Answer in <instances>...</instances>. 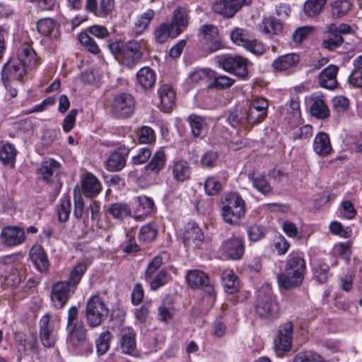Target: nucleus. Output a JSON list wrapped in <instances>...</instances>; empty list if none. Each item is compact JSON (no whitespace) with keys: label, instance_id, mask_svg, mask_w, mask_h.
Instances as JSON below:
<instances>
[{"label":"nucleus","instance_id":"obj_1","mask_svg":"<svg viewBox=\"0 0 362 362\" xmlns=\"http://www.w3.org/2000/svg\"><path fill=\"white\" fill-rule=\"evenodd\" d=\"M37 64L35 52L28 43L22 44L16 57H12L4 66L1 79L5 88L9 86V82L18 81L27 73V67H34Z\"/></svg>","mask_w":362,"mask_h":362},{"label":"nucleus","instance_id":"obj_2","mask_svg":"<svg viewBox=\"0 0 362 362\" xmlns=\"http://www.w3.org/2000/svg\"><path fill=\"white\" fill-rule=\"evenodd\" d=\"M66 344L69 349L79 353L92 352L87 340L86 329L78 317V309L71 307L68 311Z\"/></svg>","mask_w":362,"mask_h":362},{"label":"nucleus","instance_id":"obj_3","mask_svg":"<svg viewBox=\"0 0 362 362\" xmlns=\"http://www.w3.org/2000/svg\"><path fill=\"white\" fill-rule=\"evenodd\" d=\"M109 49L122 65L132 69L142 58L141 45L138 41H115L109 44Z\"/></svg>","mask_w":362,"mask_h":362},{"label":"nucleus","instance_id":"obj_4","mask_svg":"<svg viewBox=\"0 0 362 362\" xmlns=\"http://www.w3.org/2000/svg\"><path fill=\"white\" fill-rule=\"evenodd\" d=\"M222 217L230 225H237L245 214V202L235 192L226 194L221 202Z\"/></svg>","mask_w":362,"mask_h":362},{"label":"nucleus","instance_id":"obj_5","mask_svg":"<svg viewBox=\"0 0 362 362\" xmlns=\"http://www.w3.org/2000/svg\"><path fill=\"white\" fill-rule=\"evenodd\" d=\"M109 310L102 298L95 295L90 297L86 307V319L90 327L99 326L107 317Z\"/></svg>","mask_w":362,"mask_h":362},{"label":"nucleus","instance_id":"obj_6","mask_svg":"<svg viewBox=\"0 0 362 362\" xmlns=\"http://www.w3.org/2000/svg\"><path fill=\"white\" fill-rule=\"evenodd\" d=\"M135 107L133 96L125 92L114 95L110 104V112L116 119H126L131 117Z\"/></svg>","mask_w":362,"mask_h":362},{"label":"nucleus","instance_id":"obj_7","mask_svg":"<svg viewBox=\"0 0 362 362\" xmlns=\"http://www.w3.org/2000/svg\"><path fill=\"white\" fill-rule=\"evenodd\" d=\"M255 311L263 318H274L277 315L279 305L269 287H262L258 291Z\"/></svg>","mask_w":362,"mask_h":362},{"label":"nucleus","instance_id":"obj_8","mask_svg":"<svg viewBox=\"0 0 362 362\" xmlns=\"http://www.w3.org/2000/svg\"><path fill=\"white\" fill-rule=\"evenodd\" d=\"M220 66L226 71L235 72L241 78L247 75V59L238 56L222 55L216 58Z\"/></svg>","mask_w":362,"mask_h":362},{"label":"nucleus","instance_id":"obj_9","mask_svg":"<svg viewBox=\"0 0 362 362\" xmlns=\"http://www.w3.org/2000/svg\"><path fill=\"white\" fill-rule=\"evenodd\" d=\"M58 323L52 320L49 314L43 315L40 320V338L46 348L53 347L57 339Z\"/></svg>","mask_w":362,"mask_h":362},{"label":"nucleus","instance_id":"obj_10","mask_svg":"<svg viewBox=\"0 0 362 362\" xmlns=\"http://www.w3.org/2000/svg\"><path fill=\"white\" fill-rule=\"evenodd\" d=\"M244 252L243 240L237 237H232L224 240L219 248L220 255L226 259H240L243 256Z\"/></svg>","mask_w":362,"mask_h":362},{"label":"nucleus","instance_id":"obj_11","mask_svg":"<svg viewBox=\"0 0 362 362\" xmlns=\"http://www.w3.org/2000/svg\"><path fill=\"white\" fill-rule=\"evenodd\" d=\"M182 240L187 250H196L202 244L204 234L197 223H188L185 227Z\"/></svg>","mask_w":362,"mask_h":362},{"label":"nucleus","instance_id":"obj_12","mask_svg":"<svg viewBox=\"0 0 362 362\" xmlns=\"http://www.w3.org/2000/svg\"><path fill=\"white\" fill-rule=\"evenodd\" d=\"M0 239L1 243L7 247L21 245L25 240V230L18 226H5L1 230Z\"/></svg>","mask_w":362,"mask_h":362},{"label":"nucleus","instance_id":"obj_13","mask_svg":"<svg viewBox=\"0 0 362 362\" xmlns=\"http://www.w3.org/2000/svg\"><path fill=\"white\" fill-rule=\"evenodd\" d=\"M74 288L66 281H58L54 284L52 288L50 298L56 308H62L66 303L69 293Z\"/></svg>","mask_w":362,"mask_h":362},{"label":"nucleus","instance_id":"obj_14","mask_svg":"<svg viewBox=\"0 0 362 362\" xmlns=\"http://www.w3.org/2000/svg\"><path fill=\"white\" fill-rule=\"evenodd\" d=\"M251 0H218L213 6L214 11L226 18L233 17L244 4Z\"/></svg>","mask_w":362,"mask_h":362},{"label":"nucleus","instance_id":"obj_15","mask_svg":"<svg viewBox=\"0 0 362 362\" xmlns=\"http://www.w3.org/2000/svg\"><path fill=\"white\" fill-rule=\"evenodd\" d=\"M293 325L291 321H287L279 327L278 334L274 343L276 349L286 351L289 350L293 339Z\"/></svg>","mask_w":362,"mask_h":362},{"label":"nucleus","instance_id":"obj_16","mask_svg":"<svg viewBox=\"0 0 362 362\" xmlns=\"http://www.w3.org/2000/svg\"><path fill=\"white\" fill-rule=\"evenodd\" d=\"M136 334L129 327H123L119 333V348L125 354H132L136 349Z\"/></svg>","mask_w":362,"mask_h":362},{"label":"nucleus","instance_id":"obj_17","mask_svg":"<svg viewBox=\"0 0 362 362\" xmlns=\"http://www.w3.org/2000/svg\"><path fill=\"white\" fill-rule=\"evenodd\" d=\"M29 257L36 269L41 272H47L49 263L43 248L38 245H33L29 252Z\"/></svg>","mask_w":362,"mask_h":362},{"label":"nucleus","instance_id":"obj_18","mask_svg":"<svg viewBox=\"0 0 362 362\" xmlns=\"http://www.w3.org/2000/svg\"><path fill=\"white\" fill-rule=\"evenodd\" d=\"M313 149L321 157L329 156L332 151V147L329 135L325 132H319L315 137Z\"/></svg>","mask_w":362,"mask_h":362},{"label":"nucleus","instance_id":"obj_19","mask_svg":"<svg viewBox=\"0 0 362 362\" xmlns=\"http://www.w3.org/2000/svg\"><path fill=\"white\" fill-rule=\"evenodd\" d=\"M128 153V149H121L112 152L106 163L107 170L110 172L122 170L126 165V157Z\"/></svg>","mask_w":362,"mask_h":362},{"label":"nucleus","instance_id":"obj_20","mask_svg":"<svg viewBox=\"0 0 362 362\" xmlns=\"http://www.w3.org/2000/svg\"><path fill=\"white\" fill-rule=\"evenodd\" d=\"M37 29L41 35L49 38H57L59 35V25L51 18L39 20L37 23Z\"/></svg>","mask_w":362,"mask_h":362},{"label":"nucleus","instance_id":"obj_21","mask_svg":"<svg viewBox=\"0 0 362 362\" xmlns=\"http://www.w3.org/2000/svg\"><path fill=\"white\" fill-rule=\"evenodd\" d=\"M338 67L335 65H329L322 71L319 76L320 84L327 89H334L337 86V74Z\"/></svg>","mask_w":362,"mask_h":362},{"label":"nucleus","instance_id":"obj_22","mask_svg":"<svg viewBox=\"0 0 362 362\" xmlns=\"http://www.w3.org/2000/svg\"><path fill=\"white\" fill-rule=\"evenodd\" d=\"M299 60V56L295 53L284 54L273 62L272 67L276 71H285L296 66Z\"/></svg>","mask_w":362,"mask_h":362},{"label":"nucleus","instance_id":"obj_23","mask_svg":"<svg viewBox=\"0 0 362 362\" xmlns=\"http://www.w3.org/2000/svg\"><path fill=\"white\" fill-rule=\"evenodd\" d=\"M101 190V185L98 178L91 173H87L82 182V194L89 198L94 197Z\"/></svg>","mask_w":362,"mask_h":362},{"label":"nucleus","instance_id":"obj_24","mask_svg":"<svg viewBox=\"0 0 362 362\" xmlns=\"http://www.w3.org/2000/svg\"><path fill=\"white\" fill-rule=\"evenodd\" d=\"M172 175L177 182H185L190 178L191 168L189 164L184 160H177L172 167Z\"/></svg>","mask_w":362,"mask_h":362},{"label":"nucleus","instance_id":"obj_25","mask_svg":"<svg viewBox=\"0 0 362 362\" xmlns=\"http://www.w3.org/2000/svg\"><path fill=\"white\" fill-rule=\"evenodd\" d=\"M186 279L188 285L192 288L208 287L209 286V277L201 270L192 269L189 271Z\"/></svg>","mask_w":362,"mask_h":362},{"label":"nucleus","instance_id":"obj_26","mask_svg":"<svg viewBox=\"0 0 362 362\" xmlns=\"http://www.w3.org/2000/svg\"><path fill=\"white\" fill-rule=\"evenodd\" d=\"M158 93L162 110L167 112L171 110L175 100V94L172 87L168 84L163 85L158 89Z\"/></svg>","mask_w":362,"mask_h":362},{"label":"nucleus","instance_id":"obj_27","mask_svg":"<svg viewBox=\"0 0 362 362\" xmlns=\"http://www.w3.org/2000/svg\"><path fill=\"white\" fill-rule=\"evenodd\" d=\"M285 270L303 281L305 271L304 259L298 256L290 257L286 262Z\"/></svg>","mask_w":362,"mask_h":362},{"label":"nucleus","instance_id":"obj_28","mask_svg":"<svg viewBox=\"0 0 362 362\" xmlns=\"http://www.w3.org/2000/svg\"><path fill=\"white\" fill-rule=\"evenodd\" d=\"M61 165L59 162L52 158H49L42 162V165L38 169V173L43 180L50 182L52 175L58 174Z\"/></svg>","mask_w":362,"mask_h":362},{"label":"nucleus","instance_id":"obj_29","mask_svg":"<svg viewBox=\"0 0 362 362\" xmlns=\"http://www.w3.org/2000/svg\"><path fill=\"white\" fill-rule=\"evenodd\" d=\"M248 178L252 186L263 195H268L272 192V187L268 182L264 175L255 174L254 172L248 174Z\"/></svg>","mask_w":362,"mask_h":362},{"label":"nucleus","instance_id":"obj_30","mask_svg":"<svg viewBox=\"0 0 362 362\" xmlns=\"http://www.w3.org/2000/svg\"><path fill=\"white\" fill-rule=\"evenodd\" d=\"M136 80L142 88L149 89L155 84L156 75L152 69L144 66L137 72Z\"/></svg>","mask_w":362,"mask_h":362},{"label":"nucleus","instance_id":"obj_31","mask_svg":"<svg viewBox=\"0 0 362 362\" xmlns=\"http://www.w3.org/2000/svg\"><path fill=\"white\" fill-rule=\"evenodd\" d=\"M178 35L170 23H161L154 32L155 39L158 43H164L169 37H175Z\"/></svg>","mask_w":362,"mask_h":362},{"label":"nucleus","instance_id":"obj_32","mask_svg":"<svg viewBox=\"0 0 362 362\" xmlns=\"http://www.w3.org/2000/svg\"><path fill=\"white\" fill-rule=\"evenodd\" d=\"M351 7L349 0H336L330 4V13L334 18H341L350 11Z\"/></svg>","mask_w":362,"mask_h":362},{"label":"nucleus","instance_id":"obj_33","mask_svg":"<svg viewBox=\"0 0 362 362\" xmlns=\"http://www.w3.org/2000/svg\"><path fill=\"white\" fill-rule=\"evenodd\" d=\"M16 155L17 150L11 144H5L0 148V160L5 165L13 168Z\"/></svg>","mask_w":362,"mask_h":362},{"label":"nucleus","instance_id":"obj_34","mask_svg":"<svg viewBox=\"0 0 362 362\" xmlns=\"http://www.w3.org/2000/svg\"><path fill=\"white\" fill-rule=\"evenodd\" d=\"M170 25H173V28L177 33L180 34L187 27L188 24V15L186 10L183 8H177L174 11L173 18Z\"/></svg>","mask_w":362,"mask_h":362},{"label":"nucleus","instance_id":"obj_35","mask_svg":"<svg viewBox=\"0 0 362 362\" xmlns=\"http://www.w3.org/2000/svg\"><path fill=\"white\" fill-rule=\"evenodd\" d=\"M136 204V212L139 216H146L150 214L154 209V202L150 197L141 196L135 199Z\"/></svg>","mask_w":362,"mask_h":362},{"label":"nucleus","instance_id":"obj_36","mask_svg":"<svg viewBox=\"0 0 362 362\" xmlns=\"http://www.w3.org/2000/svg\"><path fill=\"white\" fill-rule=\"evenodd\" d=\"M311 114L317 119H325L329 116L327 105L321 98H315L310 107Z\"/></svg>","mask_w":362,"mask_h":362},{"label":"nucleus","instance_id":"obj_37","mask_svg":"<svg viewBox=\"0 0 362 362\" xmlns=\"http://www.w3.org/2000/svg\"><path fill=\"white\" fill-rule=\"evenodd\" d=\"M166 161L163 151H158L146 165V170L153 174H158L164 167Z\"/></svg>","mask_w":362,"mask_h":362},{"label":"nucleus","instance_id":"obj_38","mask_svg":"<svg viewBox=\"0 0 362 362\" xmlns=\"http://www.w3.org/2000/svg\"><path fill=\"white\" fill-rule=\"evenodd\" d=\"M221 280L225 291L227 293H233L238 290L239 282L232 270H225L221 274Z\"/></svg>","mask_w":362,"mask_h":362},{"label":"nucleus","instance_id":"obj_39","mask_svg":"<svg viewBox=\"0 0 362 362\" xmlns=\"http://www.w3.org/2000/svg\"><path fill=\"white\" fill-rule=\"evenodd\" d=\"M302 281L301 279L293 275V274H288L285 269L284 272L278 276V284L279 286L287 290L300 286Z\"/></svg>","mask_w":362,"mask_h":362},{"label":"nucleus","instance_id":"obj_40","mask_svg":"<svg viewBox=\"0 0 362 362\" xmlns=\"http://www.w3.org/2000/svg\"><path fill=\"white\" fill-rule=\"evenodd\" d=\"M187 121L191 127V132L194 136L199 137L205 131L206 123L204 119L197 115H190Z\"/></svg>","mask_w":362,"mask_h":362},{"label":"nucleus","instance_id":"obj_41","mask_svg":"<svg viewBox=\"0 0 362 362\" xmlns=\"http://www.w3.org/2000/svg\"><path fill=\"white\" fill-rule=\"evenodd\" d=\"M154 16L155 11L153 9H148L144 12L134 23L135 32L138 34L143 33L148 27Z\"/></svg>","mask_w":362,"mask_h":362},{"label":"nucleus","instance_id":"obj_42","mask_svg":"<svg viewBox=\"0 0 362 362\" xmlns=\"http://www.w3.org/2000/svg\"><path fill=\"white\" fill-rule=\"evenodd\" d=\"M327 0H307L303 6L304 13L309 17L317 16Z\"/></svg>","mask_w":362,"mask_h":362},{"label":"nucleus","instance_id":"obj_43","mask_svg":"<svg viewBox=\"0 0 362 362\" xmlns=\"http://www.w3.org/2000/svg\"><path fill=\"white\" fill-rule=\"evenodd\" d=\"M112 334L109 331L101 333L95 341L96 350L99 356L105 354L110 349Z\"/></svg>","mask_w":362,"mask_h":362},{"label":"nucleus","instance_id":"obj_44","mask_svg":"<svg viewBox=\"0 0 362 362\" xmlns=\"http://www.w3.org/2000/svg\"><path fill=\"white\" fill-rule=\"evenodd\" d=\"M87 269V265L86 263L81 262L77 264L74 267L72 271L71 272L68 282L73 288H76V286L79 284L82 276Z\"/></svg>","mask_w":362,"mask_h":362},{"label":"nucleus","instance_id":"obj_45","mask_svg":"<svg viewBox=\"0 0 362 362\" xmlns=\"http://www.w3.org/2000/svg\"><path fill=\"white\" fill-rule=\"evenodd\" d=\"M108 212L114 218L122 219L130 215L131 209L127 204L117 202L110 205Z\"/></svg>","mask_w":362,"mask_h":362},{"label":"nucleus","instance_id":"obj_46","mask_svg":"<svg viewBox=\"0 0 362 362\" xmlns=\"http://www.w3.org/2000/svg\"><path fill=\"white\" fill-rule=\"evenodd\" d=\"M170 279L169 272L165 269H161L156 276L151 279L148 282L150 283V288L152 291H156L160 287L166 284Z\"/></svg>","mask_w":362,"mask_h":362},{"label":"nucleus","instance_id":"obj_47","mask_svg":"<svg viewBox=\"0 0 362 362\" xmlns=\"http://www.w3.org/2000/svg\"><path fill=\"white\" fill-rule=\"evenodd\" d=\"M230 36L231 40L235 44L244 48L250 40L248 32L244 29L238 28L233 30Z\"/></svg>","mask_w":362,"mask_h":362},{"label":"nucleus","instance_id":"obj_48","mask_svg":"<svg viewBox=\"0 0 362 362\" xmlns=\"http://www.w3.org/2000/svg\"><path fill=\"white\" fill-rule=\"evenodd\" d=\"M157 228L153 223H148L140 229L139 238L143 242H151L157 235Z\"/></svg>","mask_w":362,"mask_h":362},{"label":"nucleus","instance_id":"obj_49","mask_svg":"<svg viewBox=\"0 0 362 362\" xmlns=\"http://www.w3.org/2000/svg\"><path fill=\"white\" fill-rule=\"evenodd\" d=\"M78 39L81 44L84 46L88 52L94 54H97L100 52V48L95 41L86 33H79Z\"/></svg>","mask_w":362,"mask_h":362},{"label":"nucleus","instance_id":"obj_50","mask_svg":"<svg viewBox=\"0 0 362 362\" xmlns=\"http://www.w3.org/2000/svg\"><path fill=\"white\" fill-rule=\"evenodd\" d=\"M78 186L75 187L74 193V216L77 219H81L84 212V200L81 194L80 189L78 188V192L76 189Z\"/></svg>","mask_w":362,"mask_h":362},{"label":"nucleus","instance_id":"obj_51","mask_svg":"<svg viewBox=\"0 0 362 362\" xmlns=\"http://www.w3.org/2000/svg\"><path fill=\"white\" fill-rule=\"evenodd\" d=\"M71 201L69 198L64 197L61 199V202L57 209L58 218L62 223L66 222L71 213Z\"/></svg>","mask_w":362,"mask_h":362},{"label":"nucleus","instance_id":"obj_52","mask_svg":"<svg viewBox=\"0 0 362 362\" xmlns=\"http://www.w3.org/2000/svg\"><path fill=\"white\" fill-rule=\"evenodd\" d=\"M101 76L97 69H88L81 75V80L85 84L98 86L100 81Z\"/></svg>","mask_w":362,"mask_h":362},{"label":"nucleus","instance_id":"obj_53","mask_svg":"<svg viewBox=\"0 0 362 362\" xmlns=\"http://www.w3.org/2000/svg\"><path fill=\"white\" fill-rule=\"evenodd\" d=\"M163 262V257L160 255H157L151 259L144 274V279L146 281H150L153 278L155 272L161 267Z\"/></svg>","mask_w":362,"mask_h":362},{"label":"nucleus","instance_id":"obj_54","mask_svg":"<svg viewBox=\"0 0 362 362\" xmlns=\"http://www.w3.org/2000/svg\"><path fill=\"white\" fill-rule=\"evenodd\" d=\"M2 284L7 288H16L21 283V279L19 272L16 269H12L3 277Z\"/></svg>","mask_w":362,"mask_h":362},{"label":"nucleus","instance_id":"obj_55","mask_svg":"<svg viewBox=\"0 0 362 362\" xmlns=\"http://www.w3.org/2000/svg\"><path fill=\"white\" fill-rule=\"evenodd\" d=\"M293 362H325L320 355L312 351L300 352L295 356Z\"/></svg>","mask_w":362,"mask_h":362},{"label":"nucleus","instance_id":"obj_56","mask_svg":"<svg viewBox=\"0 0 362 362\" xmlns=\"http://www.w3.org/2000/svg\"><path fill=\"white\" fill-rule=\"evenodd\" d=\"M262 27L265 33H277L281 29V23L274 18H264Z\"/></svg>","mask_w":362,"mask_h":362},{"label":"nucleus","instance_id":"obj_57","mask_svg":"<svg viewBox=\"0 0 362 362\" xmlns=\"http://www.w3.org/2000/svg\"><path fill=\"white\" fill-rule=\"evenodd\" d=\"M221 188L222 185L221 182L214 177H210L205 181V192L209 196L217 194L221 191Z\"/></svg>","mask_w":362,"mask_h":362},{"label":"nucleus","instance_id":"obj_58","mask_svg":"<svg viewBox=\"0 0 362 362\" xmlns=\"http://www.w3.org/2000/svg\"><path fill=\"white\" fill-rule=\"evenodd\" d=\"M174 315L173 308L162 304L158 308V320L165 322L170 323Z\"/></svg>","mask_w":362,"mask_h":362},{"label":"nucleus","instance_id":"obj_59","mask_svg":"<svg viewBox=\"0 0 362 362\" xmlns=\"http://www.w3.org/2000/svg\"><path fill=\"white\" fill-rule=\"evenodd\" d=\"M245 49L256 56H261L266 51L264 45L255 39H250Z\"/></svg>","mask_w":362,"mask_h":362},{"label":"nucleus","instance_id":"obj_60","mask_svg":"<svg viewBox=\"0 0 362 362\" xmlns=\"http://www.w3.org/2000/svg\"><path fill=\"white\" fill-rule=\"evenodd\" d=\"M267 116L262 114V112H257L256 110L249 106L247 112L246 121L248 124L254 125L262 121Z\"/></svg>","mask_w":362,"mask_h":362},{"label":"nucleus","instance_id":"obj_61","mask_svg":"<svg viewBox=\"0 0 362 362\" xmlns=\"http://www.w3.org/2000/svg\"><path fill=\"white\" fill-rule=\"evenodd\" d=\"M329 269L327 264H319L315 269V279L320 284L325 283L327 279Z\"/></svg>","mask_w":362,"mask_h":362},{"label":"nucleus","instance_id":"obj_62","mask_svg":"<svg viewBox=\"0 0 362 362\" xmlns=\"http://www.w3.org/2000/svg\"><path fill=\"white\" fill-rule=\"evenodd\" d=\"M313 28L310 26H303L297 28L293 33L292 37L295 42L301 43L303 40L308 37V35L311 33Z\"/></svg>","mask_w":362,"mask_h":362},{"label":"nucleus","instance_id":"obj_63","mask_svg":"<svg viewBox=\"0 0 362 362\" xmlns=\"http://www.w3.org/2000/svg\"><path fill=\"white\" fill-rule=\"evenodd\" d=\"M233 83V79L226 76L221 75L218 76H214V80L211 83V86L218 89H224L230 87Z\"/></svg>","mask_w":362,"mask_h":362},{"label":"nucleus","instance_id":"obj_64","mask_svg":"<svg viewBox=\"0 0 362 362\" xmlns=\"http://www.w3.org/2000/svg\"><path fill=\"white\" fill-rule=\"evenodd\" d=\"M264 228L258 225L251 226L247 230V235L251 241H258L264 236Z\"/></svg>","mask_w":362,"mask_h":362}]
</instances>
